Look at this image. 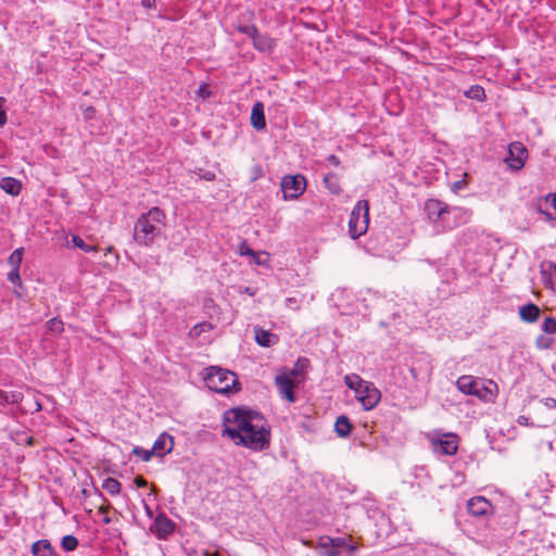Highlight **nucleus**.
Returning <instances> with one entry per match:
<instances>
[{"label":"nucleus","mask_w":556,"mask_h":556,"mask_svg":"<svg viewBox=\"0 0 556 556\" xmlns=\"http://www.w3.org/2000/svg\"><path fill=\"white\" fill-rule=\"evenodd\" d=\"M344 382L349 389L356 393V390L361 389L366 381L363 380L358 375L352 374L344 377Z\"/></svg>","instance_id":"26"},{"label":"nucleus","mask_w":556,"mask_h":556,"mask_svg":"<svg viewBox=\"0 0 556 556\" xmlns=\"http://www.w3.org/2000/svg\"><path fill=\"white\" fill-rule=\"evenodd\" d=\"M528 157V151L521 142H513L508 147V156L505 159L506 164L514 170L523 167Z\"/></svg>","instance_id":"7"},{"label":"nucleus","mask_w":556,"mask_h":556,"mask_svg":"<svg viewBox=\"0 0 556 556\" xmlns=\"http://www.w3.org/2000/svg\"><path fill=\"white\" fill-rule=\"evenodd\" d=\"M103 522L105 525H109L111 522V519L106 516V517L103 518Z\"/></svg>","instance_id":"55"},{"label":"nucleus","mask_w":556,"mask_h":556,"mask_svg":"<svg viewBox=\"0 0 556 556\" xmlns=\"http://www.w3.org/2000/svg\"><path fill=\"white\" fill-rule=\"evenodd\" d=\"M4 397V391L0 389V406H3V401H7Z\"/></svg>","instance_id":"52"},{"label":"nucleus","mask_w":556,"mask_h":556,"mask_svg":"<svg viewBox=\"0 0 556 556\" xmlns=\"http://www.w3.org/2000/svg\"><path fill=\"white\" fill-rule=\"evenodd\" d=\"M165 214L160 207L143 213L135 225L134 238L142 245H151L164 226Z\"/></svg>","instance_id":"2"},{"label":"nucleus","mask_w":556,"mask_h":556,"mask_svg":"<svg viewBox=\"0 0 556 556\" xmlns=\"http://www.w3.org/2000/svg\"><path fill=\"white\" fill-rule=\"evenodd\" d=\"M174 447V439L166 432H163L159 435V438L154 441L152 451L154 455L164 456L169 453Z\"/></svg>","instance_id":"12"},{"label":"nucleus","mask_w":556,"mask_h":556,"mask_svg":"<svg viewBox=\"0 0 556 556\" xmlns=\"http://www.w3.org/2000/svg\"><path fill=\"white\" fill-rule=\"evenodd\" d=\"M240 253L242 255H251V256H255V252L245 243H242L241 247H240Z\"/></svg>","instance_id":"41"},{"label":"nucleus","mask_w":556,"mask_h":556,"mask_svg":"<svg viewBox=\"0 0 556 556\" xmlns=\"http://www.w3.org/2000/svg\"><path fill=\"white\" fill-rule=\"evenodd\" d=\"M146 509H147V514H148L149 516H151V515H152L151 509H150L148 506H146Z\"/></svg>","instance_id":"57"},{"label":"nucleus","mask_w":556,"mask_h":556,"mask_svg":"<svg viewBox=\"0 0 556 556\" xmlns=\"http://www.w3.org/2000/svg\"><path fill=\"white\" fill-rule=\"evenodd\" d=\"M319 545L325 551L328 549L330 546H333V538L329 536H323L319 539Z\"/></svg>","instance_id":"38"},{"label":"nucleus","mask_w":556,"mask_h":556,"mask_svg":"<svg viewBox=\"0 0 556 556\" xmlns=\"http://www.w3.org/2000/svg\"><path fill=\"white\" fill-rule=\"evenodd\" d=\"M3 102H5V99L3 97H0V127L4 126L7 123V114L2 110Z\"/></svg>","instance_id":"40"},{"label":"nucleus","mask_w":556,"mask_h":556,"mask_svg":"<svg viewBox=\"0 0 556 556\" xmlns=\"http://www.w3.org/2000/svg\"><path fill=\"white\" fill-rule=\"evenodd\" d=\"M540 314V307L533 303H528L519 308L520 318L527 323L536 321Z\"/></svg>","instance_id":"20"},{"label":"nucleus","mask_w":556,"mask_h":556,"mask_svg":"<svg viewBox=\"0 0 556 556\" xmlns=\"http://www.w3.org/2000/svg\"><path fill=\"white\" fill-rule=\"evenodd\" d=\"M203 556H219V554H218V553H211V552H208V551H205V552L203 553Z\"/></svg>","instance_id":"54"},{"label":"nucleus","mask_w":556,"mask_h":556,"mask_svg":"<svg viewBox=\"0 0 556 556\" xmlns=\"http://www.w3.org/2000/svg\"><path fill=\"white\" fill-rule=\"evenodd\" d=\"M0 188L10 195H18L22 190V182L14 177H4L0 180Z\"/></svg>","instance_id":"21"},{"label":"nucleus","mask_w":556,"mask_h":556,"mask_svg":"<svg viewBox=\"0 0 556 556\" xmlns=\"http://www.w3.org/2000/svg\"><path fill=\"white\" fill-rule=\"evenodd\" d=\"M72 243L74 244V247H76L85 252L98 251V248L96 245L86 244L85 241L79 236H73Z\"/></svg>","instance_id":"29"},{"label":"nucleus","mask_w":556,"mask_h":556,"mask_svg":"<svg viewBox=\"0 0 556 556\" xmlns=\"http://www.w3.org/2000/svg\"><path fill=\"white\" fill-rule=\"evenodd\" d=\"M93 112V108H90V111H88V114H91Z\"/></svg>","instance_id":"62"},{"label":"nucleus","mask_w":556,"mask_h":556,"mask_svg":"<svg viewBox=\"0 0 556 556\" xmlns=\"http://www.w3.org/2000/svg\"><path fill=\"white\" fill-rule=\"evenodd\" d=\"M47 327L52 332H62L63 331V323L61 319L51 318L47 321Z\"/></svg>","instance_id":"36"},{"label":"nucleus","mask_w":556,"mask_h":556,"mask_svg":"<svg viewBox=\"0 0 556 556\" xmlns=\"http://www.w3.org/2000/svg\"><path fill=\"white\" fill-rule=\"evenodd\" d=\"M554 344V340L552 338L545 336H539L535 340V346L539 350H549Z\"/></svg>","instance_id":"30"},{"label":"nucleus","mask_w":556,"mask_h":556,"mask_svg":"<svg viewBox=\"0 0 556 556\" xmlns=\"http://www.w3.org/2000/svg\"><path fill=\"white\" fill-rule=\"evenodd\" d=\"M324 184L326 186V188L332 193V194H340L342 189L340 187V184H339V178L336 174L333 173H328L325 177H324Z\"/></svg>","instance_id":"23"},{"label":"nucleus","mask_w":556,"mask_h":556,"mask_svg":"<svg viewBox=\"0 0 556 556\" xmlns=\"http://www.w3.org/2000/svg\"><path fill=\"white\" fill-rule=\"evenodd\" d=\"M134 482L137 488H146L148 485V481L142 476H137Z\"/></svg>","instance_id":"44"},{"label":"nucleus","mask_w":556,"mask_h":556,"mask_svg":"<svg viewBox=\"0 0 556 556\" xmlns=\"http://www.w3.org/2000/svg\"><path fill=\"white\" fill-rule=\"evenodd\" d=\"M542 330L547 334L556 333V319L554 317H546L542 324Z\"/></svg>","instance_id":"32"},{"label":"nucleus","mask_w":556,"mask_h":556,"mask_svg":"<svg viewBox=\"0 0 556 556\" xmlns=\"http://www.w3.org/2000/svg\"><path fill=\"white\" fill-rule=\"evenodd\" d=\"M275 382L279 393L286 397L289 402H295L294 383L289 375H278L275 378Z\"/></svg>","instance_id":"11"},{"label":"nucleus","mask_w":556,"mask_h":556,"mask_svg":"<svg viewBox=\"0 0 556 556\" xmlns=\"http://www.w3.org/2000/svg\"><path fill=\"white\" fill-rule=\"evenodd\" d=\"M457 389L464 394L479 395L480 381L472 376H462L456 381Z\"/></svg>","instance_id":"13"},{"label":"nucleus","mask_w":556,"mask_h":556,"mask_svg":"<svg viewBox=\"0 0 556 556\" xmlns=\"http://www.w3.org/2000/svg\"><path fill=\"white\" fill-rule=\"evenodd\" d=\"M488 392H489V390H488L484 386H482V384L480 383V387H479V395H476V396H477V397H479V399H483V400H484V399H486V393H488Z\"/></svg>","instance_id":"47"},{"label":"nucleus","mask_w":556,"mask_h":556,"mask_svg":"<svg viewBox=\"0 0 556 556\" xmlns=\"http://www.w3.org/2000/svg\"><path fill=\"white\" fill-rule=\"evenodd\" d=\"M345 548L350 552H355L357 549V545L346 541Z\"/></svg>","instance_id":"49"},{"label":"nucleus","mask_w":556,"mask_h":556,"mask_svg":"<svg viewBox=\"0 0 556 556\" xmlns=\"http://www.w3.org/2000/svg\"><path fill=\"white\" fill-rule=\"evenodd\" d=\"M222 435L236 445L253 451H264L270 444V430L263 415L244 407L228 409L223 418Z\"/></svg>","instance_id":"1"},{"label":"nucleus","mask_w":556,"mask_h":556,"mask_svg":"<svg viewBox=\"0 0 556 556\" xmlns=\"http://www.w3.org/2000/svg\"><path fill=\"white\" fill-rule=\"evenodd\" d=\"M175 522L169 519L164 513H160L153 525L150 527V531L155 534L160 540H166L175 531Z\"/></svg>","instance_id":"9"},{"label":"nucleus","mask_w":556,"mask_h":556,"mask_svg":"<svg viewBox=\"0 0 556 556\" xmlns=\"http://www.w3.org/2000/svg\"><path fill=\"white\" fill-rule=\"evenodd\" d=\"M346 541L348 540L345 538H333V546L338 547V549L341 547H345Z\"/></svg>","instance_id":"45"},{"label":"nucleus","mask_w":556,"mask_h":556,"mask_svg":"<svg viewBox=\"0 0 556 556\" xmlns=\"http://www.w3.org/2000/svg\"><path fill=\"white\" fill-rule=\"evenodd\" d=\"M236 28L239 33L247 35L252 40L254 39V36H256L257 31H258V29L256 28L255 25H241L240 24Z\"/></svg>","instance_id":"31"},{"label":"nucleus","mask_w":556,"mask_h":556,"mask_svg":"<svg viewBox=\"0 0 556 556\" xmlns=\"http://www.w3.org/2000/svg\"><path fill=\"white\" fill-rule=\"evenodd\" d=\"M214 177H215V175H214V174H212V173H207V174L204 176V178H205L206 180H213V179H214Z\"/></svg>","instance_id":"53"},{"label":"nucleus","mask_w":556,"mask_h":556,"mask_svg":"<svg viewBox=\"0 0 556 556\" xmlns=\"http://www.w3.org/2000/svg\"><path fill=\"white\" fill-rule=\"evenodd\" d=\"M306 189V179L303 175H288L282 178L281 190L285 200L298 199Z\"/></svg>","instance_id":"5"},{"label":"nucleus","mask_w":556,"mask_h":556,"mask_svg":"<svg viewBox=\"0 0 556 556\" xmlns=\"http://www.w3.org/2000/svg\"><path fill=\"white\" fill-rule=\"evenodd\" d=\"M251 124L256 130H262L266 127L264 105L262 102H256L253 105L251 111Z\"/></svg>","instance_id":"18"},{"label":"nucleus","mask_w":556,"mask_h":556,"mask_svg":"<svg viewBox=\"0 0 556 556\" xmlns=\"http://www.w3.org/2000/svg\"><path fill=\"white\" fill-rule=\"evenodd\" d=\"M252 41L253 47L261 52H270L273 51L276 45L275 40L270 36L260 34L258 31L257 35L254 36V39Z\"/></svg>","instance_id":"19"},{"label":"nucleus","mask_w":556,"mask_h":556,"mask_svg":"<svg viewBox=\"0 0 556 556\" xmlns=\"http://www.w3.org/2000/svg\"><path fill=\"white\" fill-rule=\"evenodd\" d=\"M83 494H84L85 496H87V490H85V489H84V490H83Z\"/></svg>","instance_id":"61"},{"label":"nucleus","mask_w":556,"mask_h":556,"mask_svg":"<svg viewBox=\"0 0 556 556\" xmlns=\"http://www.w3.org/2000/svg\"><path fill=\"white\" fill-rule=\"evenodd\" d=\"M541 403L547 409H555L556 408V399H554V397H544V399H542Z\"/></svg>","instance_id":"39"},{"label":"nucleus","mask_w":556,"mask_h":556,"mask_svg":"<svg viewBox=\"0 0 556 556\" xmlns=\"http://www.w3.org/2000/svg\"><path fill=\"white\" fill-rule=\"evenodd\" d=\"M467 510L476 517L486 516L492 510V504L483 496H475L467 502Z\"/></svg>","instance_id":"10"},{"label":"nucleus","mask_w":556,"mask_h":556,"mask_svg":"<svg viewBox=\"0 0 556 556\" xmlns=\"http://www.w3.org/2000/svg\"><path fill=\"white\" fill-rule=\"evenodd\" d=\"M7 401H3V406L7 404H18L23 400V394L21 392H4V397Z\"/></svg>","instance_id":"33"},{"label":"nucleus","mask_w":556,"mask_h":556,"mask_svg":"<svg viewBox=\"0 0 556 556\" xmlns=\"http://www.w3.org/2000/svg\"><path fill=\"white\" fill-rule=\"evenodd\" d=\"M61 546L66 552L75 551L78 546V540L74 535H65L61 541Z\"/></svg>","instance_id":"28"},{"label":"nucleus","mask_w":556,"mask_h":556,"mask_svg":"<svg viewBox=\"0 0 556 556\" xmlns=\"http://www.w3.org/2000/svg\"><path fill=\"white\" fill-rule=\"evenodd\" d=\"M102 489L112 496L118 495L122 489L121 482L115 478H106L102 482Z\"/></svg>","instance_id":"24"},{"label":"nucleus","mask_w":556,"mask_h":556,"mask_svg":"<svg viewBox=\"0 0 556 556\" xmlns=\"http://www.w3.org/2000/svg\"><path fill=\"white\" fill-rule=\"evenodd\" d=\"M134 454L140 457L142 460L148 462L151 459L152 455H154L152 448L151 450H144L142 447L136 446L134 448Z\"/></svg>","instance_id":"35"},{"label":"nucleus","mask_w":556,"mask_h":556,"mask_svg":"<svg viewBox=\"0 0 556 556\" xmlns=\"http://www.w3.org/2000/svg\"><path fill=\"white\" fill-rule=\"evenodd\" d=\"M141 5L146 9H152L155 7V0H141Z\"/></svg>","instance_id":"48"},{"label":"nucleus","mask_w":556,"mask_h":556,"mask_svg":"<svg viewBox=\"0 0 556 556\" xmlns=\"http://www.w3.org/2000/svg\"><path fill=\"white\" fill-rule=\"evenodd\" d=\"M31 555L33 556H58L54 547L52 546L50 541L47 539L38 540L31 545Z\"/></svg>","instance_id":"17"},{"label":"nucleus","mask_w":556,"mask_h":556,"mask_svg":"<svg viewBox=\"0 0 556 556\" xmlns=\"http://www.w3.org/2000/svg\"><path fill=\"white\" fill-rule=\"evenodd\" d=\"M355 395L366 410L376 407L381 399L380 391L369 381H366L361 389H357Z\"/></svg>","instance_id":"6"},{"label":"nucleus","mask_w":556,"mask_h":556,"mask_svg":"<svg viewBox=\"0 0 556 556\" xmlns=\"http://www.w3.org/2000/svg\"><path fill=\"white\" fill-rule=\"evenodd\" d=\"M327 161L329 164L333 165V166H339L340 165V160L338 156H336L334 154H330L328 157H327Z\"/></svg>","instance_id":"46"},{"label":"nucleus","mask_w":556,"mask_h":556,"mask_svg":"<svg viewBox=\"0 0 556 556\" xmlns=\"http://www.w3.org/2000/svg\"><path fill=\"white\" fill-rule=\"evenodd\" d=\"M33 441H34V439H33L31 437L27 438V444H28V445H31V444H33Z\"/></svg>","instance_id":"56"},{"label":"nucleus","mask_w":556,"mask_h":556,"mask_svg":"<svg viewBox=\"0 0 556 556\" xmlns=\"http://www.w3.org/2000/svg\"><path fill=\"white\" fill-rule=\"evenodd\" d=\"M309 366V361L305 357H300L296 363L295 367L291 370V376H296L300 371H304Z\"/></svg>","instance_id":"34"},{"label":"nucleus","mask_w":556,"mask_h":556,"mask_svg":"<svg viewBox=\"0 0 556 556\" xmlns=\"http://www.w3.org/2000/svg\"><path fill=\"white\" fill-rule=\"evenodd\" d=\"M545 204L548 206H552L556 211V193L555 194H548L545 198Z\"/></svg>","instance_id":"42"},{"label":"nucleus","mask_w":556,"mask_h":556,"mask_svg":"<svg viewBox=\"0 0 556 556\" xmlns=\"http://www.w3.org/2000/svg\"><path fill=\"white\" fill-rule=\"evenodd\" d=\"M98 495H99L103 501H105V498L103 497L102 493H100L99 491H98Z\"/></svg>","instance_id":"59"},{"label":"nucleus","mask_w":556,"mask_h":556,"mask_svg":"<svg viewBox=\"0 0 556 556\" xmlns=\"http://www.w3.org/2000/svg\"><path fill=\"white\" fill-rule=\"evenodd\" d=\"M23 248H18L14 250L11 255L9 256V264L11 265L12 269H20L22 260H23Z\"/></svg>","instance_id":"27"},{"label":"nucleus","mask_w":556,"mask_h":556,"mask_svg":"<svg viewBox=\"0 0 556 556\" xmlns=\"http://www.w3.org/2000/svg\"><path fill=\"white\" fill-rule=\"evenodd\" d=\"M517 422L521 426H527L528 425V418L526 416H519L518 419H517Z\"/></svg>","instance_id":"50"},{"label":"nucleus","mask_w":556,"mask_h":556,"mask_svg":"<svg viewBox=\"0 0 556 556\" xmlns=\"http://www.w3.org/2000/svg\"><path fill=\"white\" fill-rule=\"evenodd\" d=\"M352 424L345 415H341L337 418L334 424V431L340 438H348L352 431Z\"/></svg>","instance_id":"22"},{"label":"nucleus","mask_w":556,"mask_h":556,"mask_svg":"<svg viewBox=\"0 0 556 556\" xmlns=\"http://www.w3.org/2000/svg\"><path fill=\"white\" fill-rule=\"evenodd\" d=\"M112 250H113V248H112V247H109V248L106 249V251H108V252H112Z\"/></svg>","instance_id":"60"},{"label":"nucleus","mask_w":556,"mask_h":556,"mask_svg":"<svg viewBox=\"0 0 556 556\" xmlns=\"http://www.w3.org/2000/svg\"><path fill=\"white\" fill-rule=\"evenodd\" d=\"M93 112V108H90V111H88V114H91Z\"/></svg>","instance_id":"63"},{"label":"nucleus","mask_w":556,"mask_h":556,"mask_svg":"<svg viewBox=\"0 0 556 556\" xmlns=\"http://www.w3.org/2000/svg\"><path fill=\"white\" fill-rule=\"evenodd\" d=\"M254 339L258 345L264 348H270L279 340L277 334L258 326L254 327Z\"/></svg>","instance_id":"14"},{"label":"nucleus","mask_w":556,"mask_h":556,"mask_svg":"<svg viewBox=\"0 0 556 556\" xmlns=\"http://www.w3.org/2000/svg\"><path fill=\"white\" fill-rule=\"evenodd\" d=\"M460 184H462V181H456V182H455V185H454V186H455V188H459V187H460Z\"/></svg>","instance_id":"58"},{"label":"nucleus","mask_w":556,"mask_h":556,"mask_svg":"<svg viewBox=\"0 0 556 556\" xmlns=\"http://www.w3.org/2000/svg\"><path fill=\"white\" fill-rule=\"evenodd\" d=\"M464 96L468 99L482 102L485 100V91L480 85H473L464 92Z\"/></svg>","instance_id":"25"},{"label":"nucleus","mask_w":556,"mask_h":556,"mask_svg":"<svg viewBox=\"0 0 556 556\" xmlns=\"http://www.w3.org/2000/svg\"><path fill=\"white\" fill-rule=\"evenodd\" d=\"M369 203L367 200H359L351 212L349 219V233L353 239L359 238L368 229Z\"/></svg>","instance_id":"4"},{"label":"nucleus","mask_w":556,"mask_h":556,"mask_svg":"<svg viewBox=\"0 0 556 556\" xmlns=\"http://www.w3.org/2000/svg\"><path fill=\"white\" fill-rule=\"evenodd\" d=\"M541 275L546 287L551 289L556 287V264L553 262H543L541 264Z\"/></svg>","instance_id":"16"},{"label":"nucleus","mask_w":556,"mask_h":556,"mask_svg":"<svg viewBox=\"0 0 556 556\" xmlns=\"http://www.w3.org/2000/svg\"><path fill=\"white\" fill-rule=\"evenodd\" d=\"M425 210L430 219L438 220L447 212V206L439 200L430 199L426 202Z\"/></svg>","instance_id":"15"},{"label":"nucleus","mask_w":556,"mask_h":556,"mask_svg":"<svg viewBox=\"0 0 556 556\" xmlns=\"http://www.w3.org/2000/svg\"><path fill=\"white\" fill-rule=\"evenodd\" d=\"M20 269H11V271L8 274V280L11 281L14 285H22V280L20 277Z\"/></svg>","instance_id":"37"},{"label":"nucleus","mask_w":556,"mask_h":556,"mask_svg":"<svg viewBox=\"0 0 556 556\" xmlns=\"http://www.w3.org/2000/svg\"><path fill=\"white\" fill-rule=\"evenodd\" d=\"M433 450L444 455H454L458 448L457 435L454 433H443L437 439L431 440Z\"/></svg>","instance_id":"8"},{"label":"nucleus","mask_w":556,"mask_h":556,"mask_svg":"<svg viewBox=\"0 0 556 556\" xmlns=\"http://www.w3.org/2000/svg\"><path fill=\"white\" fill-rule=\"evenodd\" d=\"M324 556H341L338 547L330 546L328 549L324 551Z\"/></svg>","instance_id":"43"},{"label":"nucleus","mask_w":556,"mask_h":556,"mask_svg":"<svg viewBox=\"0 0 556 556\" xmlns=\"http://www.w3.org/2000/svg\"><path fill=\"white\" fill-rule=\"evenodd\" d=\"M108 510H109V507H108V506H103V505H102V506H100V507H99V513H100V514H106V513H108Z\"/></svg>","instance_id":"51"},{"label":"nucleus","mask_w":556,"mask_h":556,"mask_svg":"<svg viewBox=\"0 0 556 556\" xmlns=\"http://www.w3.org/2000/svg\"><path fill=\"white\" fill-rule=\"evenodd\" d=\"M206 387L217 393L237 391L239 384L235 372L219 367H210L204 377Z\"/></svg>","instance_id":"3"}]
</instances>
